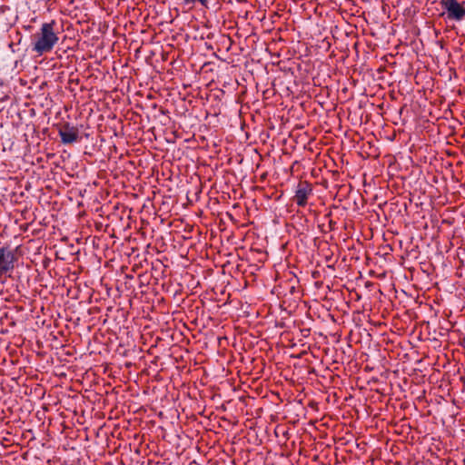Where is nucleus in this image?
<instances>
[{
	"label": "nucleus",
	"mask_w": 465,
	"mask_h": 465,
	"mask_svg": "<svg viewBox=\"0 0 465 465\" xmlns=\"http://www.w3.org/2000/svg\"><path fill=\"white\" fill-rule=\"evenodd\" d=\"M56 23L52 20L48 23L42 24L38 32L32 37V51L37 55H43L53 50L58 43L59 37L55 32Z\"/></svg>",
	"instance_id": "f257e3e1"
},
{
	"label": "nucleus",
	"mask_w": 465,
	"mask_h": 465,
	"mask_svg": "<svg viewBox=\"0 0 465 465\" xmlns=\"http://www.w3.org/2000/svg\"><path fill=\"white\" fill-rule=\"evenodd\" d=\"M443 12L440 16L446 21L461 22L465 19V2L457 0H440Z\"/></svg>",
	"instance_id": "f03ea898"
},
{
	"label": "nucleus",
	"mask_w": 465,
	"mask_h": 465,
	"mask_svg": "<svg viewBox=\"0 0 465 465\" xmlns=\"http://www.w3.org/2000/svg\"><path fill=\"white\" fill-rule=\"evenodd\" d=\"M312 193V188L310 183L304 182V183H299L296 190H295V195L293 197L294 202L298 206H305L307 203V200L310 195Z\"/></svg>",
	"instance_id": "7ed1b4c3"
},
{
	"label": "nucleus",
	"mask_w": 465,
	"mask_h": 465,
	"mask_svg": "<svg viewBox=\"0 0 465 465\" xmlns=\"http://www.w3.org/2000/svg\"><path fill=\"white\" fill-rule=\"evenodd\" d=\"M59 136L63 143H73L78 138L77 131L69 125L64 126L59 130Z\"/></svg>",
	"instance_id": "20e7f679"
},
{
	"label": "nucleus",
	"mask_w": 465,
	"mask_h": 465,
	"mask_svg": "<svg viewBox=\"0 0 465 465\" xmlns=\"http://www.w3.org/2000/svg\"><path fill=\"white\" fill-rule=\"evenodd\" d=\"M196 2H199L201 5L206 6L208 4V0H184V3L186 5H193Z\"/></svg>",
	"instance_id": "39448f33"
},
{
	"label": "nucleus",
	"mask_w": 465,
	"mask_h": 465,
	"mask_svg": "<svg viewBox=\"0 0 465 465\" xmlns=\"http://www.w3.org/2000/svg\"><path fill=\"white\" fill-rule=\"evenodd\" d=\"M377 381H378V380L372 379V380H371V381H368V382H367V383H368V384H370L371 382L375 383Z\"/></svg>",
	"instance_id": "423d86ee"
},
{
	"label": "nucleus",
	"mask_w": 465,
	"mask_h": 465,
	"mask_svg": "<svg viewBox=\"0 0 465 465\" xmlns=\"http://www.w3.org/2000/svg\"><path fill=\"white\" fill-rule=\"evenodd\" d=\"M9 47L12 49V51L14 52V49H13V43L9 44Z\"/></svg>",
	"instance_id": "0eeeda50"
},
{
	"label": "nucleus",
	"mask_w": 465,
	"mask_h": 465,
	"mask_svg": "<svg viewBox=\"0 0 465 465\" xmlns=\"http://www.w3.org/2000/svg\"><path fill=\"white\" fill-rule=\"evenodd\" d=\"M5 6H1V7H0V9H1V10H2V9H5ZM6 9H7V10H10V9H9V8H7V7H6Z\"/></svg>",
	"instance_id": "6e6552de"
},
{
	"label": "nucleus",
	"mask_w": 465,
	"mask_h": 465,
	"mask_svg": "<svg viewBox=\"0 0 465 465\" xmlns=\"http://www.w3.org/2000/svg\"><path fill=\"white\" fill-rule=\"evenodd\" d=\"M231 386H232V389L235 390V385H234V382L231 384Z\"/></svg>",
	"instance_id": "1a4fd4ad"
}]
</instances>
